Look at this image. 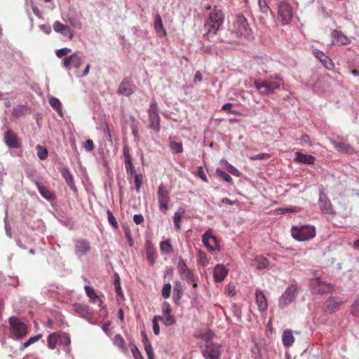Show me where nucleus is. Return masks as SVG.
I'll return each mask as SVG.
<instances>
[{
    "label": "nucleus",
    "instance_id": "f257e3e1",
    "mask_svg": "<svg viewBox=\"0 0 359 359\" xmlns=\"http://www.w3.org/2000/svg\"><path fill=\"white\" fill-rule=\"evenodd\" d=\"M224 15L222 11L214 9L210 13L204 24L205 33L203 38L211 41L212 35H215L219 27L222 25Z\"/></svg>",
    "mask_w": 359,
    "mask_h": 359
},
{
    "label": "nucleus",
    "instance_id": "f03ea898",
    "mask_svg": "<svg viewBox=\"0 0 359 359\" xmlns=\"http://www.w3.org/2000/svg\"><path fill=\"white\" fill-rule=\"evenodd\" d=\"M213 337L214 334L211 331H208L201 336V338L205 341L202 354L205 359H219L220 356V346L212 342Z\"/></svg>",
    "mask_w": 359,
    "mask_h": 359
},
{
    "label": "nucleus",
    "instance_id": "7ed1b4c3",
    "mask_svg": "<svg viewBox=\"0 0 359 359\" xmlns=\"http://www.w3.org/2000/svg\"><path fill=\"white\" fill-rule=\"evenodd\" d=\"M271 79L264 80L262 82L255 81V87L259 91L262 95H269L274 94L275 90L279 89L282 85V79L276 75L271 76Z\"/></svg>",
    "mask_w": 359,
    "mask_h": 359
},
{
    "label": "nucleus",
    "instance_id": "20e7f679",
    "mask_svg": "<svg viewBox=\"0 0 359 359\" xmlns=\"http://www.w3.org/2000/svg\"><path fill=\"white\" fill-rule=\"evenodd\" d=\"M232 32L238 37L249 39L252 35V30L249 27L247 19L242 15H237L233 22Z\"/></svg>",
    "mask_w": 359,
    "mask_h": 359
},
{
    "label": "nucleus",
    "instance_id": "39448f33",
    "mask_svg": "<svg viewBox=\"0 0 359 359\" xmlns=\"http://www.w3.org/2000/svg\"><path fill=\"white\" fill-rule=\"evenodd\" d=\"M278 20L281 25L285 26L291 23L293 18V10L292 6L287 1H283L278 3Z\"/></svg>",
    "mask_w": 359,
    "mask_h": 359
},
{
    "label": "nucleus",
    "instance_id": "423d86ee",
    "mask_svg": "<svg viewBox=\"0 0 359 359\" xmlns=\"http://www.w3.org/2000/svg\"><path fill=\"white\" fill-rule=\"evenodd\" d=\"M292 237L299 241H308L316 236V229L309 225L302 226H293L291 229Z\"/></svg>",
    "mask_w": 359,
    "mask_h": 359
},
{
    "label": "nucleus",
    "instance_id": "0eeeda50",
    "mask_svg": "<svg viewBox=\"0 0 359 359\" xmlns=\"http://www.w3.org/2000/svg\"><path fill=\"white\" fill-rule=\"evenodd\" d=\"M11 326V333L15 339H20L28 334L26 324L16 317H11L8 320Z\"/></svg>",
    "mask_w": 359,
    "mask_h": 359
},
{
    "label": "nucleus",
    "instance_id": "6e6552de",
    "mask_svg": "<svg viewBox=\"0 0 359 359\" xmlns=\"http://www.w3.org/2000/svg\"><path fill=\"white\" fill-rule=\"evenodd\" d=\"M297 287L295 285L289 286L282 296L279 298L278 306L280 308H284L289 304L294 301L297 293Z\"/></svg>",
    "mask_w": 359,
    "mask_h": 359
},
{
    "label": "nucleus",
    "instance_id": "1a4fd4ad",
    "mask_svg": "<svg viewBox=\"0 0 359 359\" xmlns=\"http://www.w3.org/2000/svg\"><path fill=\"white\" fill-rule=\"evenodd\" d=\"M202 241L210 252L219 250V241L217 237L212 234V229H208L204 233L202 237Z\"/></svg>",
    "mask_w": 359,
    "mask_h": 359
},
{
    "label": "nucleus",
    "instance_id": "9d476101",
    "mask_svg": "<svg viewBox=\"0 0 359 359\" xmlns=\"http://www.w3.org/2000/svg\"><path fill=\"white\" fill-rule=\"evenodd\" d=\"M135 89L136 86L133 83L132 78L128 76L121 81L117 89V93L129 97L135 93Z\"/></svg>",
    "mask_w": 359,
    "mask_h": 359
},
{
    "label": "nucleus",
    "instance_id": "9b49d317",
    "mask_svg": "<svg viewBox=\"0 0 359 359\" xmlns=\"http://www.w3.org/2000/svg\"><path fill=\"white\" fill-rule=\"evenodd\" d=\"M158 201L159 203V210L162 212H166L168 210V203L170 202V196L169 192L165 187L163 184H161L158 187Z\"/></svg>",
    "mask_w": 359,
    "mask_h": 359
},
{
    "label": "nucleus",
    "instance_id": "f8f14e48",
    "mask_svg": "<svg viewBox=\"0 0 359 359\" xmlns=\"http://www.w3.org/2000/svg\"><path fill=\"white\" fill-rule=\"evenodd\" d=\"M177 269L179 274L182 279L187 280V283L194 282L196 277L191 270H190L185 263L184 260L180 257L177 262Z\"/></svg>",
    "mask_w": 359,
    "mask_h": 359
},
{
    "label": "nucleus",
    "instance_id": "ddd939ff",
    "mask_svg": "<svg viewBox=\"0 0 359 359\" xmlns=\"http://www.w3.org/2000/svg\"><path fill=\"white\" fill-rule=\"evenodd\" d=\"M90 248V243L86 239L80 238L74 241V252L79 257L87 255Z\"/></svg>",
    "mask_w": 359,
    "mask_h": 359
},
{
    "label": "nucleus",
    "instance_id": "4468645a",
    "mask_svg": "<svg viewBox=\"0 0 359 359\" xmlns=\"http://www.w3.org/2000/svg\"><path fill=\"white\" fill-rule=\"evenodd\" d=\"M310 284L314 292L317 293L330 292L332 290V285L325 283L319 278L311 280Z\"/></svg>",
    "mask_w": 359,
    "mask_h": 359
},
{
    "label": "nucleus",
    "instance_id": "2eb2a0df",
    "mask_svg": "<svg viewBox=\"0 0 359 359\" xmlns=\"http://www.w3.org/2000/svg\"><path fill=\"white\" fill-rule=\"evenodd\" d=\"M318 204L320 209L324 214H334L330 201L329 200L326 194L323 192H320L319 194Z\"/></svg>",
    "mask_w": 359,
    "mask_h": 359
},
{
    "label": "nucleus",
    "instance_id": "dca6fc26",
    "mask_svg": "<svg viewBox=\"0 0 359 359\" xmlns=\"http://www.w3.org/2000/svg\"><path fill=\"white\" fill-rule=\"evenodd\" d=\"M81 64V58L76 53H73L69 57H66L62 62L63 67L67 69H69L72 67L75 69H79L80 68Z\"/></svg>",
    "mask_w": 359,
    "mask_h": 359
},
{
    "label": "nucleus",
    "instance_id": "f3484780",
    "mask_svg": "<svg viewBox=\"0 0 359 359\" xmlns=\"http://www.w3.org/2000/svg\"><path fill=\"white\" fill-rule=\"evenodd\" d=\"M59 171L62 177L65 179L66 184L74 192L77 191L76 184L74 180V176L70 172L69 169L67 166L62 165L60 168Z\"/></svg>",
    "mask_w": 359,
    "mask_h": 359
},
{
    "label": "nucleus",
    "instance_id": "a211bd4d",
    "mask_svg": "<svg viewBox=\"0 0 359 359\" xmlns=\"http://www.w3.org/2000/svg\"><path fill=\"white\" fill-rule=\"evenodd\" d=\"M123 154L124 157L125 168L128 175H133L135 174V166L132 162V157L130 154V150L128 146H124L123 148Z\"/></svg>",
    "mask_w": 359,
    "mask_h": 359
},
{
    "label": "nucleus",
    "instance_id": "6ab92c4d",
    "mask_svg": "<svg viewBox=\"0 0 359 359\" xmlns=\"http://www.w3.org/2000/svg\"><path fill=\"white\" fill-rule=\"evenodd\" d=\"M332 144L335 149L345 154L354 153V149L344 140H332Z\"/></svg>",
    "mask_w": 359,
    "mask_h": 359
},
{
    "label": "nucleus",
    "instance_id": "aec40b11",
    "mask_svg": "<svg viewBox=\"0 0 359 359\" xmlns=\"http://www.w3.org/2000/svg\"><path fill=\"white\" fill-rule=\"evenodd\" d=\"M53 29L55 32L60 33L62 35L72 39L74 37L73 31L71 28L61 23L60 21H55L53 25Z\"/></svg>",
    "mask_w": 359,
    "mask_h": 359
},
{
    "label": "nucleus",
    "instance_id": "412c9836",
    "mask_svg": "<svg viewBox=\"0 0 359 359\" xmlns=\"http://www.w3.org/2000/svg\"><path fill=\"white\" fill-rule=\"evenodd\" d=\"M4 140L10 148L18 149L20 147V144L18 142L16 134L11 130H8L5 133Z\"/></svg>",
    "mask_w": 359,
    "mask_h": 359
},
{
    "label": "nucleus",
    "instance_id": "4be33fe9",
    "mask_svg": "<svg viewBox=\"0 0 359 359\" xmlns=\"http://www.w3.org/2000/svg\"><path fill=\"white\" fill-rule=\"evenodd\" d=\"M313 55L318 58L323 64V65L327 69H332L334 67V65L332 62V60L327 57L323 52H322L320 50L315 49L313 51Z\"/></svg>",
    "mask_w": 359,
    "mask_h": 359
},
{
    "label": "nucleus",
    "instance_id": "5701e85b",
    "mask_svg": "<svg viewBox=\"0 0 359 359\" xmlns=\"http://www.w3.org/2000/svg\"><path fill=\"white\" fill-rule=\"evenodd\" d=\"M255 298H256V304L257 305L258 309L261 312H264L266 311L268 308V304L266 298L261 290H257L255 292Z\"/></svg>",
    "mask_w": 359,
    "mask_h": 359
},
{
    "label": "nucleus",
    "instance_id": "b1692460",
    "mask_svg": "<svg viewBox=\"0 0 359 359\" xmlns=\"http://www.w3.org/2000/svg\"><path fill=\"white\" fill-rule=\"evenodd\" d=\"M228 269L223 264H217L213 271V277L215 282H222L227 276Z\"/></svg>",
    "mask_w": 359,
    "mask_h": 359
},
{
    "label": "nucleus",
    "instance_id": "393cba45",
    "mask_svg": "<svg viewBox=\"0 0 359 359\" xmlns=\"http://www.w3.org/2000/svg\"><path fill=\"white\" fill-rule=\"evenodd\" d=\"M86 295L88 297L90 302L92 304L98 303V306L101 308L103 307V302L100 297L96 294L93 287L90 286H85L84 287Z\"/></svg>",
    "mask_w": 359,
    "mask_h": 359
},
{
    "label": "nucleus",
    "instance_id": "a878e982",
    "mask_svg": "<svg viewBox=\"0 0 359 359\" xmlns=\"http://www.w3.org/2000/svg\"><path fill=\"white\" fill-rule=\"evenodd\" d=\"M294 161L299 163L313 165L316 161V158L313 156L297 151L295 153Z\"/></svg>",
    "mask_w": 359,
    "mask_h": 359
},
{
    "label": "nucleus",
    "instance_id": "bb28decb",
    "mask_svg": "<svg viewBox=\"0 0 359 359\" xmlns=\"http://www.w3.org/2000/svg\"><path fill=\"white\" fill-rule=\"evenodd\" d=\"M72 307L74 312L81 317L88 318L91 316V312L88 305L76 303L72 305Z\"/></svg>",
    "mask_w": 359,
    "mask_h": 359
},
{
    "label": "nucleus",
    "instance_id": "cd10ccee",
    "mask_svg": "<svg viewBox=\"0 0 359 359\" xmlns=\"http://www.w3.org/2000/svg\"><path fill=\"white\" fill-rule=\"evenodd\" d=\"M146 255L148 261L150 264H154L156 258V250L150 241H147L146 244Z\"/></svg>",
    "mask_w": 359,
    "mask_h": 359
},
{
    "label": "nucleus",
    "instance_id": "c85d7f7f",
    "mask_svg": "<svg viewBox=\"0 0 359 359\" xmlns=\"http://www.w3.org/2000/svg\"><path fill=\"white\" fill-rule=\"evenodd\" d=\"M332 37L335 41L333 43H337L338 45H347L350 43L348 38L341 32L334 30L332 33Z\"/></svg>",
    "mask_w": 359,
    "mask_h": 359
},
{
    "label": "nucleus",
    "instance_id": "c756f323",
    "mask_svg": "<svg viewBox=\"0 0 359 359\" xmlns=\"http://www.w3.org/2000/svg\"><path fill=\"white\" fill-rule=\"evenodd\" d=\"M252 265L255 266L257 269H266L269 265V262L267 258L262 255L256 256L252 261Z\"/></svg>",
    "mask_w": 359,
    "mask_h": 359
},
{
    "label": "nucleus",
    "instance_id": "7c9ffc66",
    "mask_svg": "<svg viewBox=\"0 0 359 359\" xmlns=\"http://www.w3.org/2000/svg\"><path fill=\"white\" fill-rule=\"evenodd\" d=\"M112 341H113L114 344L116 346H117L118 348V349L122 353H123L126 355L128 354V350L126 347V341H125L123 337L121 334H116L114 337Z\"/></svg>",
    "mask_w": 359,
    "mask_h": 359
},
{
    "label": "nucleus",
    "instance_id": "2f4dec72",
    "mask_svg": "<svg viewBox=\"0 0 359 359\" xmlns=\"http://www.w3.org/2000/svg\"><path fill=\"white\" fill-rule=\"evenodd\" d=\"M36 185L37 189L40 193V194L48 201H52L55 198V194L53 191L49 190L48 188L41 185L39 182H36Z\"/></svg>",
    "mask_w": 359,
    "mask_h": 359
},
{
    "label": "nucleus",
    "instance_id": "473e14b6",
    "mask_svg": "<svg viewBox=\"0 0 359 359\" xmlns=\"http://www.w3.org/2000/svg\"><path fill=\"white\" fill-rule=\"evenodd\" d=\"M154 29L160 37L166 36V31L163 27L161 17L158 14L155 17Z\"/></svg>",
    "mask_w": 359,
    "mask_h": 359
},
{
    "label": "nucleus",
    "instance_id": "72a5a7b5",
    "mask_svg": "<svg viewBox=\"0 0 359 359\" xmlns=\"http://www.w3.org/2000/svg\"><path fill=\"white\" fill-rule=\"evenodd\" d=\"M169 147L174 154H180L183 151V145L182 142H176L175 138L170 137L168 139Z\"/></svg>",
    "mask_w": 359,
    "mask_h": 359
},
{
    "label": "nucleus",
    "instance_id": "f704fd0d",
    "mask_svg": "<svg viewBox=\"0 0 359 359\" xmlns=\"http://www.w3.org/2000/svg\"><path fill=\"white\" fill-rule=\"evenodd\" d=\"M294 342V337L290 330H285L283 334V344L285 347H290Z\"/></svg>",
    "mask_w": 359,
    "mask_h": 359
},
{
    "label": "nucleus",
    "instance_id": "c9c22d12",
    "mask_svg": "<svg viewBox=\"0 0 359 359\" xmlns=\"http://www.w3.org/2000/svg\"><path fill=\"white\" fill-rule=\"evenodd\" d=\"M150 124L149 128L154 130L156 133L160 130V117L158 114L149 115Z\"/></svg>",
    "mask_w": 359,
    "mask_h": 359
},
{
    "label": "nucleus",
    "instance_id": "e433bc0d",
    "mask_svg": "<svg viewBox=\"0 0 359 359\" xmlns=\"http://www.w3.org/2000/svg\"><path fill=\"white\" fill-rule=\"evenodd\" d=\"M59 334L56 332L51 333L48 337V346L50 349H55L57 341H59Z\"/></svg>",
    "mask_w": 359,
    "mask_h": 359
},
{
    "label": "nucleus",
    "instance_id": "4c0bfd02",
    "mask_svg": "<svg viewBox=\"0 0 359 359\" xmlns=\"http://www.w3.org/2000/svg\"><path fill=\"white\" fill-rule=\"evenodd\" d=\"M28 111V107L25 105H18L13 108L12 115L16 118L24 116Z\"/></svg>",
    "mask_w": 359,
    "mask_h": 359
},
{
    "label": "nucleus",
    "instance_id": "58836bf2",
    "mask_svg": "<svg viewBox=\"0 0 359 359\" xmlns=\"http://www.w3.org/2000/svg\"><path fill=\"white\" fill-rule=\"evenodd\" d=\"M42 337L41 334H39L34 337H30L25 343L22 344L19 348L20 351H24L25 348L29 347L31 344L38 341Z\"/></svg>",
    "mask_w": 359,
    "mask_h": 359
},
{
    "label": "nucleus",
    "instance_id": "ea45409f",
    "mask_svg": "<svg viewBox=\"0 0 359 359\" xmlns=\"http://www.w3.org/2000/svg\"><path fill=\"white\" fill-rule=\"evenodd\" d=\"M184 213L183 208H179L178 210L175 213L173 221L176 229H180L181 219Z\"/></svg>",
    "mask_w": 359,
    "mask_h": 359
},
{
    "label": "nucleus",
    "instance_id": "a19ab883",
    "mask_svg": "<svg viewBox=\"0 0 359 359\" xmlns=\"http://www.w3.org/2000/svg\"><path fill=\"white\" fill-rule=\"evenodd\" d=\"M160 249H161V252H165L167 254L171 253L172 252L173 249H172V246L170 243V241L166 240V241L161 242Z\"/></svg>",
    "mask_w": 359,
    "mask_h": 359
},
{
    "label": "nucleus",
    "instance_id": "79ce46f5",
    "mask_svg": "<svg viewBox=\"0 0 359 359\" xmlns=\"http://www.w3.org/2000/svg\"><path fill=\"white\" fill-rule=\"evenodd\" d=\"M49 104L54 109L62 115L61 102L57 98L52 97L49 100Z\"/></svg>",
    "mask_w": 359,
    "mask_h": 359
},
{
    "label": "nucleus",
    "instance_id": "37998d69",
    "mask_svg": "<svg viewBox=\"0 0 359 359\" xmlns=\"http://www.w3.org/2000/svg\"><path fill=\"white\" fill-rule=\"evenodd\" d=\"M36 151H37V156L39 157V158L40 160H45V159L47 158V157H48V151H47V149L45 147L38 144L36 146Z\"/></svg>",
    "mask_w": 359,
    "mask_h": 359
},
{
    "label": "nucleus",
    "instance_id": "c03bdc74",
    "mask_svg": "<svg viewBox=\"0 0 359 359\" xmlns=\"http://www.w3.org/2000/svg\"><path fill=\"white\" fill-rule=\"evenodd\" d=\"M163 318L160 316H156L154 317L152 320L153 324V330L156 335H158L160 333V327L158 325V321H162Z\"/></svg>",
    "mask_w": 359,
    "mask_h": 359
},
{
    "label": "nucleus",
    "instance_id": "a18cd8bd",
    "mask_svg": "<svg viewBox=\"0 0 359 359\" xmlns=\"http://www.w3.org/2000/svg\"><path fill=\"white\" fill-rule=\"evenodd\" d=\"M175 299H180L183 294V289L180 282H176L174 287Z\"/></svg>",
    "mask_w": 359,
    "mask_h": 359
},
{
    "label": "nucleus",
    "instance_id": "49530a36",
    "mask_svg": "<svg viewBox=\"0 0 359 359\" xmlns=\"http://www.w3.org/2000/svg\"><path fill=\"white\" fill-rule=\"evenodd\" d=\"M216 173L217 174L218 176H219L221 178H222L226 182H228L229 184H233L232 177L226 172H224L220 169H217Z\"/></svg>",
    "mask_w": 359,
    "mask_h": 359
},
{
    "label": "nucleus",
    "instance_id": "de8ad7c7",
    "mask_svg": "<svg viewBox=\"0 0 359 359\" xmlns=\"http://www.w3.org/2000/svg\"><path fill=\"white\" fill-rule=\"evenodd\" d=\"M130 347L135 359H144L138 348L134 344L130 343Z\"/></svg>",
    "mask_w": 359,
    "mask_h": 359
},
{
    "label": "nucleus",
    "instance_id": "09e8293b",
    "mask_svg": "<svg viewBox=\"0 0 359 359\" xmlns=\"http://www.w3.org/2000/svg\"><path fill=\"white\" fill-rule=\"evenodd\" d=\"M198 263L203 266H206L209 263L206 254L201 250L198 251Z\"/></svg>",
    "mask_w": 359,
    "mask_h": 359
},
{
    "label": "nucleus",
    "instance_id": "8fccbe9b",
    "mask_svg": "<svg viewBox=\"0 0 359 359\" xmlns=\"http://www.w3.org/2000/svg\"><path fill=\"white\" fill-rule=\"evenodd\" d=\"M59 342L60 344H63L65 346H69L71 344L70 337L67 333H62V334H59Z\"/></svg>",
    "mask_w": 359,
    "mask_h": 359
},
{
    "label": "nucleus",
    "instance_id": "3c124183",
    "mask_svg": "<svg viewBox=\"0 0 359 359\" xmlns=\"http://www.w3.org/2000/svg\"><path fill=\"white\" fill-rule=\"evenodd\" d=\"M107 215L108 217V221H109V224L111 225H112L114 229H118V222H116V218L114 217V216L113 215V213L111 212V211L110 210H107Z\"/></svg>",
    "mask_w": 359,
    "mask_h": 359
},
{
    "label": "nucleus",
    "instance_id": "603ef678",
    "mask_svg": "<svg viewBox=\"0 0 359 359\" xmlns=\"http://www.w3.org/2000/svg\"><path fill=\"white\" fill-rule=\"evenodd\" d=\"M134 183L135 185V189L137 192L140 191V187L142 184V177L141 175H138L137 173L134 174Z\"/></svg>",
    "mask_w": 359,
    "mask_h": 359
},
{
    "label": "nucleus",
    "instance_id": "864d4df0",
    "mask_svg": "<svg viewBox=\"0 0 359 359\" xmlns=\"http://www.w3.org/2000/svg\"><path fill=\"white\" fill-rule=\"evenodd\" d=\"M171 288H172V286H171L170 283H166L164 285L163 290H162V296L165 299H168L170 297V293H171Z\"/></svg>",
    "mask_w": 359,
    "mask_h": 359
},
{
    "label": "nucleus",
    "instance_id": "5fc2aeb1",
    "mask_svg": "<svg viewBox=\"0 0 359 359\" xmlns=\"http://www.w3.org/2000/svg\"><path fill=\"white\" fill-rule=\"evenodd\" d=\"M71 52V49L68 48H63L56 51V55L57 57L61 58Z\"/></svg>",
    "mask_w": 359,
    "mask_h": 359
},
{
    "label": "nucleus",
    "instance_id": "6e6d98bb",
    "mask_svg": "<svg viewBox=\"0 0 359 359\" xmlns=\"http://www.w3.org/2000/svg\"><path fill=\"white\" fill-rule=\"evenodd\" d=\"M300 144L302 145L311 146L312 143L310 137L306 134L303 135L300 138Z\"/></svg>",
    "mask_w": 359,
    "mask_h": 359
},
{
    "label": "nucleus",
    "instance_id": "4d7b16f0",
    "mask_svg": "<svg viewBox=\"0 0 359 359\" xmlns=\"http://www.w3.org/2000/svg\"><path fill=\"white\" fill-rule=\"evenodd\" d=\"M145 352L148 356V359H154V354L153 352L151 344H147V346H144Z\"/></svg>",
    "mask_w": 359,
    "mask_h": 359
},
{
    "label": "nucleus",
    "instance_id": "13d9d810",
    "mask_svg": "<svg viewBox=\"0 0 359 359\" xmlns=\"http://www.w3.org/2000/svg\"><path fill=\"white\" fill-rule=\"evenodd\" d=\"M270 157H271L270 154L263 153V154H259L256 156H252V157H250V159L251 160H263V159L269 158Z\"/></svg>",
    "mask_w": 359,
    "mask_h": 359
},
{
    "label": "nucleus",
    "instance_id": "bf43d9fd",
    "mask_svg": "<svg viewBox=\"0 0 359 359\" xmlns=\"http://www.w3.org/2000/svg\"><path fill=\"white\" fill-rule=\"evenodd\" d=\"M197 176L198 177H200L203 182H208V178L206 177V175L205 173V171H204V170H203V168L202 167H199L198 168Z\"/></svg>",
    "mask_w": 359,
    "mask_h": 359
},
{
    "label": "nucleus",
    "instance_id": "052dcab7",
    "mask_svg": "<svg viewBox=\"0 0 359 359\" xmlns=\"http://www.w3.org/2000/svg\"><path fill=\"white\" fill-rule=\"evenodd\" d=\"M114 289L117 294H122V290L121 287L120 279L118 277L114 281Z\"/></svg>",
    "mask_w": 359,
    "mask_h": 359
},
{
    "label": "nucleus",
    "instance_id": "680f3d73",
    "mask_svg": "<svg viewBox=\"0 0 359 359\" xmlns=\"http://www.w3.org/2000/svg\"><path fill=\"white\" fill-rule=\"evenodd\" d=\"M259 6L260 11L264 13H266L270 10L269 6L264 1L262 2V1L259 0Z\"/></svg>",
    "mask_w": 359,
    "mask_h": 359
},
{
    "label": "nucleus",
    "instance_id": "e2e57ef3",
    "mask_svg": "<svg viewBox=\"0 0 359 359\" xmlns=\"http://www.w3.org/2000/svg\"><path fill=\"white\" fill-rule=\"evenodd\" d=\"M226 292L231 297L234 296L236 294V287L233 285L229 284Z\"/></svg>",
    "mask_w": 359,
    "mask_h": 359
},
{
    "label": "nucleus",
    "instance_id": "0e129e2a",
    "mask_svg": "<svg viewBox=\"0 0 359 359\" xmlns=\"http://www.w3.org/2000/svg\"><path fill=\"white\" fill-rule=\"evenodd\" d=\"M340 305L339 303L336 302L333 299H329L327 302V306L328 309H334Z\"/></svg>",
    "mask_w": 359,
    "mask_h": 359
},
{
    "label": "nucleus",
    "instance_id": "69168bd1",
    "mask_svg": "<svg viewBox=\"0 0 359 359\" xmlns=\"http://www.w3.org/2000/svg\"><path fill=\"white\" fill-rule=\"evenodd\" d=\"M228 171L234 176L239 177L241 175V172L238 169L233 167L231 165H229L227 168Z\"/></svg>",
    "mask_w": 359,
    "mask_h": 359
},
{
    "label": "nucleus",
    "instance_id": "338daca9",
    "mask_svg": "<svg viewBox=\"0 0 359 359\" xmlns=\"http://www.w3.org/2000/svg\"><path fill=\"white\" fill-rule=\"evenodd\" d=\"M133 221L136 224H140L144 222V217L142 215H135L133 216Z\"/></svg>",
    "mask_w": 359,
    "mask_h": 359
},
{
    "label": "nucleus",
    "instance_id": "774afa93",
    "mask_svg": "<svg viewBox=\"0 0 359 359\" xmlns=\"http://www.w3.org/2000/svg\"><path fill=\"white\" fill-rule=\"evenodd\" d=\"M84 147H85V149L88 151L93 150L94 149V143H93V140H86Z\"/></svg>",
    "mask_w": 359,
    "mask_h": 359
}]
</instances>
